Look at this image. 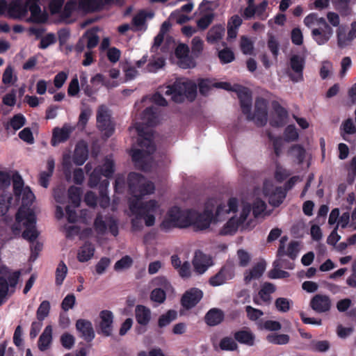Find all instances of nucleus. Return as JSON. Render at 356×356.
Returning a JSON list of instances; mask_svg holds the SVG:
<instances>
[{"mask_svg":"<svg viewBox=\"0 0 356 356\" xmlns=\"http://www.w3.org/2000/svg\"><path fill=\"white\" fill-rule=\"evenodd\" d=\"M218 58L222 64H227L232 62L235 59V56L232 50L228 47L218 51Z\"/></svg>","mask_w":356,"mask_h":356,"instance_id":"obj_47","label":"nucleus"},{"mask_svg":"<svg viewBox=\"0 0 356 356\" xmlns=\"http://www.w3.org/2000/svg\"><path fill=\"white\" fill-rule=\"evenodd\" d=\"M267 341L273 344L284 345L289 343L290 337L286 334H269L266 337Z\"/></svg>","mask_w":356,"mask_h":356,"instance_id":"obj_39","label":"nucleus"},{"mask_svg":"<svg viewBox=\"0 0 356 356\" xmlns=\"http://www.w3.org/2000/svg\"><path fill=\"white\" fill-rule=\"evenodd\" d=\"M79 78L81 90L87 97H91L95 93V90L88 84L87 73L86 72H81Z\"/></svg>","mask_w":356,"mask_h":356,"instance_id":"obj_40","label":"nucleus"},{"mask_svg":"<svg viewBox=\"0 0 356 356\" xmlns=\"http://www.w3.org/2000/svg\"><path fill=\"white\" fill-rule=\"evenodd\" d=\"M73 129L67 124H64L62 128L55 127L52 132L51 145L56 147L60 143L66 142L70 138Z\"/></svg>","mask_w":356,"mask_h":356,"instance_id":"obj_18","label":"nucleus"},{"mask_svg":"<svg viewBox=\"0 0 356 356\" xmlns=\"http://www.w3.org/2000/svg\"><path fill=\"white\" fill-rule=\"evenodd\" d=\"M56 42V38L54 33H49L45 36L41 38L38 47L41 49H45L49 46L54 44Z\"/></svg>","mask_w":356,"mask_h":356,"instance_id":"obj_60","label":"nucleus"},{"mask_svg":"<svg viewBox=\"0 0 356 356\" xmlns=\"http://www.w3.org/2000/svg\"><path fill=\"white\" fill-rule=\"evenodd\" d=\"M94 228L95 231L100 234H104L107 230V225L104 220L103 216L101 213H98L94 221Z\"/></svg>","mask_w":356,"mask_h":356,"instance_id":"obj_54","label":"nucleus"},{"mask_svg":"<svg viewBox=\"0 0 356 356\" xmlns=\"http://www.w3.org/2000/svg\"><path fill=\"white\" fill-rule=\"evenodd\" d=\"M299 134L293 124L288 125L284 132V140L286 142H293L298 140Z\"/></svg>","mask_w":356,"mask_h":356,"instance_id":"obj_49","label":"nucleus"},{"mask_svg":"<svg viewBox=\"0 0 356 356\" xmlns=\"http://www.w3.org/2000/svg\"><path fill=\"white\" fill-rule=\"evenodd\" d=\"M97 127L99 130L104 132L107 138L111 137L114 133V124L111 121L109 110L105 105H100L97 108Z\"/></svg>","mask_w":356,"mask_h":356,"instance_id":"obj_6","label":"nucleus"},{"mask_svg":"<svg viewBox=\"0 0 356 356\" xmlns=\"http://www.w3.org/2000/svg\"><path fill=\"white\" fill-rule=\"evenodd\" d=\"M133 264V259L130 256L126 255L122 257L114 265V270L120 271L130 268Z\"/></svg>","mask_w":356,"mask_h":356,"instance_id":"obj_51","label":"nucleus"},{"mask_svg":"<svg viewBox=\"0 0 356 356\" xmlns=\"http://www.w3.org/2000/svg\"><path fill=\"white\" fill-rule=\"evenodd\" d=\"M211 264V259L209 256L197 250L195 252L193 259V265L195 271L198 274H203Z\"/></svg>","mask_w":356,"mask_h":356,"instance_id":"obj_19","label":"nucleus"},{"mask_svg":"<svg viewBox=\"0 0 356 356\" xmlns=\"http://www.w3.org/2000/svg\"><path fill=\"white\" fill-rule=\"evenodd\" d=\"M215 15L213 13H209L202 16L197 21V26L200 30L207 29L214 19Z\"/></svg>","mask_w":356,"mask_h":356,"instance_id":"obj_48","label":"nucleus"},{"mask_svg":"<svg viewBox=\"0 0 356 356\" xmlns=\"http://www.w3.org/2000/svg\"><path fill=\"white\" fill-rule=\"evenodd\" d=\"M203 40L200 37L195 36L193 38L191 42V51L193 56L198 57L203 50Z\"/></svg>","mask_w":356,"mask_h":356,"instance_id":"obj_53","label":"nucleus"},{"mask_svg":"<svg viewBox=\"0 0 356 356\" xmlns=\"http://www.w3.org/2000/svg\"><path fill=\"white\" fill-rule=\"evenodd\" d=\"M272 108L275 117L270 120V124L273 127H282L285 125L288 118V111L277 101H273Z\"/></svg>","mask_w":356,"mask_h":356,"instance_id":"obj_16","label":"nucleus"},{"mask_svg":"<svg viewBox=\"0 0 356 356\" xmlns=\"http://www.w3.org/2000/svg\"><path fill=\"white\" fill-rule=\"evenodd\" d=\"M88 157V148L86 142H79L74 149L73 162L76 165H82Z\"/></svg>","mask_w":356,"mask_h":356,"instance_id":"obj_24","label":"nucleus"},{"mask_svg":"<svg viewBox=\"0 0 356 356\" xmlns=\"http://www.w3.org/2000/svg\"><path fill=\"white\" fill-rule=\"evenodd\" d=\"M266 209V203L261 199H257L252 204V210L255 218L259 216Z\"/></svg>","mask_w":356,"mask_h":356,"instance_id":"obj_64","label":"nucleus"},{"mask_svg":"<svg viewBox=\"0 0 356 356\" xmlns=\"http://www.w3.org/2000/svg\"><path fill=\"white\" fill-rule=\"evenodd\" d=\"M7 17L11 19H20L28 13V5L22 0H12L8 3Z\"/></svg>","mask_w":356,"mask_h":356,"instance_id":"obj_15","label":"nucleus"},{"mask_svg":"<svg viewBox=\"0 0 356 356\" xmlns=\"http://www.w3.org/2000/svg\"><path fill=\"white\" fill-rule=\"evenodd\" d=\"M255 124L257 127H264L268 120V102L263 97H258L254 103V112L252 114Z\"/></svg>","mask_w":356,"mask_h":356,"instance_id":"obj_11","label":"nucleus"},{"mask_svg":"<svg viewBox=\"0 0 356 356\" xmlns=\"http://www.w3.org/2000/svg\"><path fill=\"white\" fill-rule=\"evenodd\" d=\"M267 46L272 53L275 59H277L279 54L280 44L277 40L273 34H268Z\"/></svg>","mask_w":356,"mask_h":356,"instance_id":"obj_50","label":"nucleus"},{"mask_svg":"<svg viewBox=\"0 0 356 356\" xmlns=\"http://www.w3.org/2000/svg\"><path fill=\"white\" fill-rule=\"evenodd\" d=\"M264 195L268 197V203L274 207H279L286 197L285 192L280 186L275 187L272 191L268 186L264 185L263 188Z\"/></svg>","mask_w":356,"mask_h":356,"instance_id":"obj_17","label":"nucleus"},{"mask_svg":"<svg viewBox=\"0 0 356 356\" xmlns=\"http://www.w3.org/2000/svg\"><path fill=\"white\" fill-rule=\"evenodd\" d=\"M177 317V312L175 310L170 309L166 313L161 315L158 320V326L161 328L164 327Z\"/></svg>","mask_w":356,"mask_h":356,"instance_id":"obj_37","label":"nucleus"},{"mask_svg":"<svg viewBox=\"0 0 356 356\" xmlns=\"http://www.w3.org/2000/svg\"><path fill=\"white\" fill-rule=\"evenodd\" d=\"M194 209L181 210L178 207L170 209V216L175 220V226L178 228H187L191 226Z\"/></svg>","mask_w":356,"mask_h":356,"instance_id":"obj_7","label":"nucleus"},{"mask_svg":"<svg viewBox=\"0 0 356 356\" xmlns=\"http://www.w3.org/2000/svg\"><path fill=\"white\" fill-rule=\"evenodd\" d=\"M159 205L155 200H151L147 202L138 203L137 201H133L129 204L131 211L145 220V225L151 227L154 225V213L159 209Z\"/></svg>","mask_w":356,"mask_h":356,"instance_id":"obj_5","label":"nucleus"},{"mask_svg":"<svg viewBox=\"0 0 356 356\" xmlns=\"http://www.w3.org/2000/svg\"><path fill=\"white\" fill-rule=\"evenodd\" d=\"M68 196L74 207H78L81 202V191L79 188L71 186L68 189Z\"/></svg>","mask_w":356,"mask_h":356,"instance_id":"obj_45","label":"nucleus"},{"mask_svg":"<svg viewBox=\"0 0 356 356\" xmlns=\"http://www.w3.org/2000/svg\"><path fill=\"white\" fill-rule=\"evenodd\" d=\"M77 8V3L75 0H69L64 5L63 10L60 12V17L63 19H69L74 11Z\"/></svg>","mask_w":356,"mask_h":356,"instance_id":"obj_41","label":"nucleus"},{"mask_svg":"<svg viewBox=\"0 0 356 356\" xmlns=\"http://www.w3.org/2000/svg\"><path fill=\"white\" fill-rule=\"evenodd\" d=\"M102 172V176L105 177H112L115 171V165L112 160L106 159L102 166L97 167Z\"/></svg>","mask_w":356,"mask_h":356,"instance_id":"obj_46","label":"nucleus"},{"mask_svg":"<svg viewBox=\"0 0 356 356\" xmlns=\"http://www.w3.org/2000/svg\"><path fill=\"white\" fill-rule=\"evenodd\" d=\"M127 183L129 193L136 198L137 202L145 195L153 193L155 190L154 183L138 172H130L128 175Z\"/></svg>","mask_w":356,"mask_h":356,"instance_id":"obj_4","label":"nucleus"},{"mask_svg":"<svg viewBox=\"0 0 356 356\" xmlns=\"http://www.w3.org/2000/svg\"><path fill=\"white\" fill-rule=\"evenodd\" d=\"M165 95L171 96L172 100L176 103H182L185 99L193 102L197 95V86L192 81L177 79L166 87Z\"/></svg>","mask_w":356,"mask_h":356,"instance_id":"obj_3","label":"nucleus"},{"mask_svg":"<svg viewBox=\"0 0 356 356\" xmlns=\"http://www.w3.org/2000/svg\"><path fill=\"white\" fill-rule=\"evenodd\" d=\"M24 181L18 172H15L13 176V193L15 195L16 198L19 199L22 193V191H24Z\"/></svg>","mask_w":356,"mask_h":356,"instance_id":"obj_38","label":"nucleus"},{"mask_svg":"<svg viewBox=\"0 0 356 356\" xmlns=\"http://www.w3.org/2000/svg\"><path fill=\"white\" fill-rule=\"evenodd\" d=\"M240 47L244 54H251L254 49L252 42L246 36L241 37Z\"/></svg>","mask_w":356,"mask_h":356,"instance_id":"obj_63","label":"nucleus"},{"mask_svg":"<svg viewBox=\"0 0 356 356\" xmlns=\"http://www.w3.org/2000/svg\"><path fill=\"white\" fill-rule=\"evenodd\" d=\"M291 301L286 298H278L275 301L276 309L280 312H287L290 309Z\"/></svg>","mask_w":356,"mask_h":356,"instance_id":"obj_58","label":"nucleus"},{"mask_svg":"<svg viewBox=\"0 0 356 356\" xmlns=\"http://www.w3.org/2000/svg\"><path fill=\"white\" fill-rule=\"evenodd\" d=\"M189 47L187 44L181 43L177 45L175 49V56L179 59H188V62H191V60L188 56L189 54Z\"/></svg>","mask_w":356,"mask_h":356,"instance_id":"obj_55","label":"nucleus"},{"mask_svg":"<svg viewBox=\"0 0 356 356\" xmlns=\"http://www.w3.org/2000/svg\"><path fill=\"white\" fill-rule=\"evenodd\" d=\"M219 346L222 350L233 351L238 348L237 343L235 342V341L229 337L222 338L220 340Z\"/></svg>","mask_w":356,"mask_h":356,"instance_id":"obj_52","label":"nucleus"},{"mask_svg":"<svg viewBox=\"0 0 356 356\" xmlns=\"http://www.w3.org/2000/svg\"><path fill=\"white\" fill-rule=\"evenodd\" d=\"M266 262L264 261L257 263L249 272H246L244 276V281L246 284L252 280L259 279L266 270Z\"/></svg>","mask_w":356,"mask_h":356,"instance_id":"obj_29","label":"nucleus"},{"mask_svg":"<svg viewBox=\"0 0 356 356\" xmlns=\"http://www.w3.org/2000/svg\"><path fill=\"white\" fill-rule=\"evenodd\" d=\"M289 64L291 70L297 74V78L291 76V79L293 81L302 80L305 59L300 55L294 54L291 56Z\"/></svg>","mask_w":356,"mask_h":356,"instance_id":"obj_20","label":"nucleus"},{"mask_svg":"<svg viewBox=\"0 0 356 356\" xmlns=\"http://www.w3.org/2000/svg\"><path fill=\"white\" fill-rule=\"evenodd\" d=\"M332 34L333 30L332 28H329L328 29L318 28L314 29L312 31L313 39L319 45L325 44L332 37Z\"/></svg>","mask_w":356,"mask_h":356,"instance_id":"obj_28","label":"nucleus"},{"mask_svg":"<svg viewBox=\"0 0 356 356\" xmlns=\"http://www.w3.org/2000/svg\"><path fill=\"white\" fill-rule=\"evenodd\" d=\"M26 122V118L22 114L15 115L10 120L9 124L14 130L22 128Z\"/></svg>","mask_w":356,"mask_h":356,"instance_id":"obj_61","label":"nucleus"},{"mask_svg":"<svg viewBox=\"0 0 356 356\" xmlns=\"http://www.w3.org/2000/svg\"><path fill=\"white\" fill-rule=\"evenodd\" d=\"M99 322L97 326V332L104 337L112 335L113 330L114 316L111 311L104 309L99 312Z\"/></svg>","mask_w":356,"mask_h":356,"instance_id":"obj_9","label":"nucleus"},{"mask_svg":"<svg viewBox=\"0 0 356 356\" xmlns=\"http://www.w3.org/2000/svg\"><path fill=\"white\" fill-rule=\"evenodd\" d=\"M55 168L54 159L49 158L47 162V171H42L40 173L39 183L42 187L47 188L49 186V179L53 175Z\"/></svg>","mask_w":356,"mask_h":356,"instance_id":"obj_32","label":"nucleus"},{"mask_svg":"<svg viewBox=\"0 0 356 356\" xmlns=\"http://www.w3.org/2000/svg\"><path fill=\"white\" fill-rule=\"evenodd\" d=\"M234 275V266L231 264H225L216 275L209 278V283L212 286H218L233 279Z\"/></svg>","mask_w":356,"mask_h":356,"instance_id":"obj_12","label":"nucleus"},{"mask_svg":"<svg viewBox=\"0 0 356 356\" xmlns=\"http://www.w3.org/2000/svg\"><path fill=\"white\" fill-rule=\"evenodd\" d=\"M298 242L292 241L289 243L287 250H285L284 256H288L291 260L294 261L298 253Z\"/></svg>","mask_w":356,"mask_h":356,"instance_id":"obj_62","label":"nucleus"},{"mask_svg":"<svg viewBox=\"0 0 356 356\" xmlns=\"http://www.w3.org/2000/svg\"><path fill=\"white\" fill-rule=\"evenodd\" d=\"M234 339L238 343L252 346L254 343V335L250 330H241L234 334Z\"/></svg>","mask_w":356,"mask_h":356,"instance_id":"obj_33","label":"nucleus"},{"mask_svg":"<svg viewBox=\"0 0 356 356\" xmlns=\"http://www.w3.org/2000/svg\"><path fill=\"white\" fill-rule=\"evenodd\" d=\"M203 297V292L197 288H191L186 291L181 298L182 307L186 309L195 307Z\"/></svg>","mask_w":356,"mask_h":356,"instance_id":"obj_14","label":"nucleus"},{"mask_svg":"<svg viewBox=\"0 0 356 356\" xmlns=\"http://www.w3.org/2000/svg\"><path fill=\"white\" fill-rule=\"evenodd\" d=\"M135 317L139 325L146 326L151 320V310L146 306L138 305L135 308Z\"/></svg>","mask_w":356,"mask_h":356,"instance_id":"obj_26","label":"nucleus"},{"mask_svg":"<svg viewBox=\"0 0 356 356\" xmlns=\"http://www.w3.org/2000/svg\"><path fill=\"white\" fill-rule=\"evenodd\" d=\"M341 129V136L342 138L348 142H349V140L347 135L354 134L356 133V127L355 126L353 120L350 118H348L343 122Z\"/></svg>","mask_w":356,"mask_h":356,"instance_id":"obj_36","label":"nucleus"},{"mask_svg":"<svg viewBox=\"0 0 356 356\" xmlns=\"http://www.w3.org/2000/svg\"><path fill=\"white\" fill-rule=\"evenodd\" d=\"M95 248L91 243L86 242L79 250L77 259L80 262L90 260L94 255Z\"/></svg>","mask_w":356,"mask_h":356,"instance_id":"obj_34","label":"nucleus"},{"mask_svg":"<svg viewBox=\"0 0 356 356\" xmlns=\"http://www.w3.org/2000/svg\"><path fill=\"white\" fill-rule=\"evenodd\" d=\"M22 207L20 208H22L25 210H30V209H26L24 207H29L31 206L35 199V195L31 191V188L29 186H26L24 188V191H22Z\"/></svg>","mask_w":356,"mask_h":356,"instance_id":"obj_43","label":"nucleus"},{"mask_svg":"<svg viewBox=\"0 0 356 356\" xmlns=\"http://www.w3.org/2000/svg\"><path fill=\"white\" fill-rule=\"evenodd\" d=\"M332 300L330 296L325 294H316L309 302L310 307L316 313H326L332 308Z\"/></svg>","mask_w":356,"mask_h":356,"instance_id":"obj_13","label":"nucleus"},{"mask_svg":"<svg viewBox=\"0 0 356 356\" xmlns=\"http://www.w3.org/2000/svg\"><path fill=\"white\" fill-rule=\"evenodd\" d=\"M76 328L87 342H91L94 339L95 334L92 323L90 321L86 319L77 320Z\"/></svg>","mask_w":356,"mask_h":356,"instance_id":"obj_21","label":"nucleus"},{"mask_svg":"<svg viewBox=\"0 0 356 356\" xmlns=\"http://www.w3.org/2000/svg\"><path fill=\"white\" fill-rule=\"evenodd\" d=\"M289 154L296 159L298 164H302L305 159L306 151L301 145L296 144L291 147Z\"/></svg>","mask_w":356,"mask_h":356,"instance_id":"obj_35","label":"nucleus"},{"mask_svg":"<svg viewBox=\"0 0 356 356\" xmlns=\"http://www.w3.org/2000/svg\"><path fill=\"white\" fill-rule=\"evenodd\" d=\"M53 327L51 325L45 327L43 332L39 337L38 340V348L42 351L44 352L51 348L53 341Z\"/></svg>","mask_w":356,"mask_h":356,"instance_id":"obj_23","label":"nucleus"},{"mask_svg":"<svg viewBox=\"0 0 356 356\" xmlns=\"http://www.w3.org/2000/svg\"><path fill=\"white\" fill-rule=\"evenodd\" d=\"M245 310L248 318L252 321H256L264 316V312L261 309L254 308L250 305L245 306Z\"/></svg>","mask_w":356,"mask_h":356,"instance_id":"obj_56","label":"nucleus"},{"mask_svg":"<svg viewBox=\"0 0 356 356\" xmlns=\"http://www.w3.org/2000/svg\"><path fill=\"white\" fill-rule=\"evenodd\" d=\"M166 298V294L164 290L156 288L152 291L150 293V300L159 304L163 303Z\"/></svg>","mask_w":356,"mask_h":356,"instance_id":"obj_59","label":"nucleus"},{"mask_svg":"<svg viewBox=\"0 0 356 356\" xmlns=\"http://www.w3.org/2000/svg\"><path fill=\"white\" fill-rule=\"evenodd\" d=\"M15 220L16 223L13 226L12 229L15 233L16 231L19 232L20 223H23L24 230L22 234V236L31 243V257L34 260L38 257L39 252L42 249V244L38 241H35L40 233L35 226L36 217L35 213L33 211L25 210L20 208L16 213Z\"/></svg>","mask_w":356,"mask_h":356,"instance_id":"obj_2","label":"nucleus"},{"mask_svg":"<svg viewBox=\"0 0 356 356\" xmlns=\"http://www.w3.org/2000/svg\"><path fill=\"white\" fill-rule=\"evenodd\" d=\"M225 27L222 24H216L212 26L207 35V41L211 44H215L222 39L225 35Z\"/></svg>","mask_w":356,"mask_h":356,"instance_id":"obj_30","label":"nucleus"},{"mask_svg":"<svg viewBox=\"0 0 356 356\" xmlns=\"http://www.w3.org/2000/svg\"><path fill=\"white\" fill-rule=\"evenodd\" d=\"M193 214L191 226L193 227L195 231H202L210 227L211 222L213 218L212 210L207 207L202 213L194 210Z\"/></svg>","mask_w":356,"mask_h":356,"instance_id":"obj_10","label":"nucleus"},{"mask_svg":"<svg viewBox=\"0 0 356 356\" xmlns=\"http://www.w3.org/2000/svg\"><path fill=\"white\" fill-rule=\"evenodd\" d=\"M103 0H79V7L86 12H96L103 9Z\"/></svg>","mask_w":356,"mask_h":356,"instance_id":"obj_31","label":"nucleus"},{"mask_svg":"<svg viewBox=\"0 0 356 356\" xmlns=\"http://www.w3.org/2000/svg\"><path fill=\"white\" fill-rule=\"evenodd\" d=\"M102 176L101 170L95 168L89 176L88 186L92 188L97 187L101 181Z\"/></svg>","mask_w":356,"mask_h":356,"instance_id":"obj_57","label":"nucleus"},{"mask_svg":"<svg viewBox=\"0 0 356 356\" xmlns=\"http://www.w3.org/2000/svg\"><path fill=\"white\" fill-rule=\"evenodd\" d=\"M67 273V266L63 261H60L56 270V284L57 286H60L63 284Z\"/></svg>","mask_w":356,"mask_h":356,"instance_id":"obj_44","label":"nucleus"},{"mask_svg":"<svg viewBox=\"0 0 356 356\" xmlns=\"http://www.w3.org/2000/svg\"><path fill=\"white\" fill-rule=\"evenodd\" d=\"M234 90L239 99L242 113L246 115L248 120H252L253 119L251 113L252 96L249 89L241 85H237Z\"/></svg>","mask_w":356,"mask_h":356,"instance_id":"obj_8","label":"nucleus"},{"mask_svg":"<svg viewBox=\"0 0 356 356\" xmlns=\"http://www.w3.org/2000/svg\"><path fill=\"white\" fill-rule=\"evenodd\" d=\"M143 122H136L135 129L138 134L137 143L140 149H131V159L135 165L145 170L147 163L145 159L156 151L152 127L156 125V116L152 107H147L142 113Z\"/></svg>","mask_w":356,"mask_h":356,"instance_id":"obj_1","label":"nucleus"},{"mask_svg":"<svg viewBox=\"0 0 356 356\" xmlns=\"http://www.w3.org/2000/svg\"><path fill=\"white\" fill-rule=\"evenodd\" d=\"M276 291V286L270 283L266 282L261 284L258 296L263 303L268 305L272 301L271 295Z\"/></svg>","mask_w":356,"mask_h":356,"instance_id":"obj_27","label":"nucleus"},{"mask_svg":"<svg viewBox=\"0 0 356 356\" xmlns=\"http://www.w3.org/2000/svg\"><path fill=\"white\" fill-rule=\"evenodd\" d=\"M225 318L222 310L218 308L209 309L204 316V321L209 326H216L220 324Z\"/></svg>","mask_w":356,"mask_h":356,"instance_id":"obj_25","label":"nucleus"},{"mask_svg":"<svg viewBox=\"0 0 356 356\" xmlns=\"http://www.w3.org/2000/svg\"><path fill=\"white\" fill-rule=\"evenodd\" d=\"M29 10L31 12V17L27 19V22L42 24L47 21V14L46 13H42L40 6L37 2H32L30 5H28V10Z\"/></svg>","mask_w":356,"mask_h":356,"instance_id":"obj_22","label":"nucleus"},{"mask_svg":"<svg viewBox=\"0 0 356 356\" xmlns=\"http://www.w3.org/2000/svg\"><path fill=\"white\" fill-rule=\"evenodd\" d=\"M51 306L48 300H43L39 305L37 312L36 317L38 321H42L47 318L50 312Z\"/></svg>","mask_w":356,"mask_h":356,"instance_id":"obj_42","label":"nucleus"}]
</instances>
